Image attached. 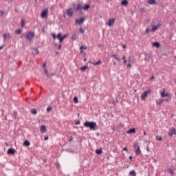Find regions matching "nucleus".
I'll return each instance as SVG.
<instances>
[{"label":"nucleus","mask_w":176,"mask_h":176,"mask_svg":"<svg viewBox=\"0 0 176 176\" xmlns=\"http://www.w3.org/2000/svg\"><path fill=\"white\" fill-rule=\"evenodd\" d=\"M150 91H144L142 96H141V100H145L146 97H148V94H149Z\"/></svg>","instance_id":"9"},{"label":"nucleus","mask_w":176,"mask_h":176,"mask_svg":"<svg viewBox=\"0 0 176 176\" xmlns=\"http://www.w3.org/2000/svg\"><path fill=\"white\" fill-rule=\"evenodd\" d=\"M123 151H125L126 152H127V148L124 147V148H123Z\"/></svg>","instance_id":"56"},{"label":"nucleus","mask_w":176,"mask_h":176,"mask_svg":"<svg viewBox=\"0 0 176 176\" xmlns=\"http://www.w3.org/2000/svg\"><path fill=\"white\" fill-rule=\"evenodd\" d=\"M57 39H61L63 38V34L58 33L56 36Z\"/></svg>","instance_id":"29"},{"label":"nucleus","mask_w":176,"mask_h":176,"mask_svg":"<svg viewBox=\"0 0 176 176\" xmlns=\"http://www.w3.org/2000/svg\"><path fill=\"white\" fill-rule=\"evenodd\" d=\"M129 4V1L127 0H123L121 2V5H122L123 6H126Z\"/></svg>","instance_id":"19"},{"label":"nucleus","mask_w":176,"mask_h":176,"mask_svg":"<svg viewBox=\"0 0 176 176\" xmlns=\"http://www.w3.org/2000/svg\"><path fill=\"white\" fill-rule=\"evenodd\" d=\"M0 13H1V16L2 17L3 16V11L0 10Z\"/></svg>","instance_id":"48"},{"label":"nucleus","mask_w":176,"mask_h":176,"mask_svg":"<svg viewBox=\"0 0 176 176\" xmlns=\"http://www.w3.org/2000/svg\"><path fill=\"white\" fill-rule=\"evenodd\" d=\"M146 146H149L151 142H146Z\"/></svg>","instance_id":"50"},{"label":"nucleus","mask_w":176,"mask_h":176,"mask_svg":"<svg viewBox=\"0 0 176 176\" xmlns=\"http://www.w3.org/2000/svg\"><path fill=\"white\" fill-rule=\"evenodd\" d=\"M168 173H169V174H170V175H174V170L171 168L168 169Z\"/></svg>","instance_id":"28"},{"label":"nucleus","mask_w":176,"mask_h":176,"mask_svg":"<svg viewBox=\"0 0 176 176\" xmlns=\"http://www.w3.org/2000/svg\"><path fill=\"white\" fill-rule=\"evenodd\" d=\"M168 137H173V135H176V129L173 127L170 130V132L168 133Z\"/></svg>","instance_id":"5"},{"label":"nucleus","mask_w":176,"mask_h":176,"mask_svg":"<svg viewBox=\"0 0 176 176\" xmlns=\"http://www.w3.org/2000/svg\"><path fill=\"white\" fill-rule=\"evenodd\" d=\"M52 109H53V108H52V107H48L47 108V112H50V111H52Z\"/></svg>","instance_id":"38"},{"label":"nucleus","mask_w":176,"mask_h":176,"mask_svg":"<svg viewBox=\"0 0 176 176\" xmlns=\"http://www.w3.org/2000/svg\"><path fill=\"white\" fill-rule=\"evenodd\" d=\"M15 33H16L17 35H20L21 34V30H16Z\"/></svg>","instance_id":"37"},{"label":"nucleus","mask_w":176,"mask_h":176,"mask_svg":"<svg viewBox=\"0 0 176 176\" xmlns=\"http://www.w3.org/2000/svg\"><path fill=\"white\" fill-rule=\"evenodd\" d=\"M48 10L45 9L42 12H41V17L43 19H46V17H47V12H48Z\"/></svg>","instance_id":"7"},{"label":"nucleus","mask_w":176,"mask_h":176,"mask_svg":"<svg viewBox=\"0 0 176 176\" xmlns=\"http://www.w3.org/2000/svg\"><path fill=\"white\" fill-rule=\"evenodd\" d=\"M167 96H168V94H166L165 91L161 93V97H167Z\"/></svg>","instance_id":"27"},{"label":"nucleus","mask_w":176,"mask_h":176,"mask_svg":"<svg viewBox=\"0 0 176 176\" xmlns=\"http://www.w3.org/2000/svg\"><path fill=\"white\" fill-rule=\"evenodd\" d=\"M129 160H133V156H129Z\"/></svg>","instance_id":"60"},{"label":"nucleus","mask_w":176,"mask_h":176,"mask_svg":"<svg viewBox=\"0 0 176 176\" xmlns=\"http://www.w3.org/2000/svg\"><path fill=\"white\" fill-rule=\"evenodd\" d=\"M35 36V33L30 32H28V34L26 35V38L28 41H32V38Z\"/></svg>","instance_id":"3"},{"label":"nucleus","mask_w":176,"mask_h":176,"mask_svg":"<svg viewBox=\"0 0 176 176\" xmlns=\"http://www.w3.org/2000/svg\"><path fill=\"white\" fill-rule=\"evenodd\" d=\"M163 102H164V100L163 99H159L156 100V104L157 105H162V104H163Z\"/></svg>","instance_id":"14"},{"label":"nucleus","mask_w":176,"mask_h":176,"mask_svg":"<svg viewBox=\"0 0 176 176\" xmlns=\"http://www.w3.org/2000/svg\"><path fill=\"white\" fill-rule=\"evenodd\" d=\"M52 38H53V39H56L57 38V36L54 34H53Z\"/></svg>","instance_id":"46"},{"label":"nucleus","mask_w":176,"mask_h":176,"mask_svg":"<svg viewBox=\"0 0 176 176\" xmlns=\"http://www.w3.org/2000/svg\"><path fill=\"white\" fill-rule=\"evenodd\" d=\"M122 60H126V56H122Z\"/></svg>","instance_id":"55"},{"label":"nucleus","mask_w":176,"mask_h":176,"mask_svg":"<svg viewBox=\"0 0 176 176\" xmlns=\"http://www.w3.org/2000/svg\"><path fill=\"white\" fill-rule=\"evenodd\" d=\"M87 68H88L87 66H82V67H80V71H86Z\"/></svg>","instance_id":"31"},{"label":"nucleus","mask_w":176,"mask_h":176,"mask_svg":"<svg viewBox=\"0 0 176 176\" xmlns=\"http://www.w3.org/2000/svg\"><path fill=\"white\" fill-rule=\"evenodd\" d=\"M148 3L149 5H155V3H156V0H148Z\"/></svg>","instance_id":"21"},{"label":"nucleus","mask_w":176,"mask_h":176,"mask_svg":"<svg viewBox=\"0 0 176 176\" xmlns=\"http://www.w3.org/2000/svg\"><path fill=\"white\" fill-rule=\"evenodd\" d=\"M80 50H86V49H87V47L85 46V45H82L80 47Z\"/></svg>","instance_id":"35"},{"label":"nucleus","mask_w":176,"mask_h":176,"mask_svg":"<svg viewBox=\"0 0 176 176\" xmlns=\"http://www.w3.org/2000/svg\"><path fill=\"white\" fill-rule=\"evenodd\" d=\"M153 46H155V47H160V43L155 42L153 43Z\"/></svg>","instance_id":"26"},{"label":"nucleus","mask_w":176,"mask_h":176,"mask_svg":"<svg viewBox=\"0 0 176 176\" xmlns=\"http://www.w3.org/2000/svg\"><path fill=\"white\" fill-rule=\"evenodd\" d=\"M115 56H116V54H113V55L111 56V57H114V58H115Z\"/></svg>","instance_id":"62"},{"label":"nucleus","mask_w":176,"mask_h":176,"mask_svg":"<svg viewBox=\"0 0 176 176\" xmlns=\"http://www.w3.org/2000/svg\"><path fill=\"white\" fill-rule=\"evenodd\" d=\"M144 135H146V131L144 132Z\"/></svg>","instance_id":"63"},{"label":"nucleus","mask_w":176,"mask_h":176,"mask_svg":"<svg viewBox=\"0 0 176 176\" xmlns=\"http://www.w3.org/2000/svg\"><path fill=\"white\" fill-rule=\"evenodd\" d=\"M23 145L24 146H30V145H31V143L28 140H25L23 142Z\"/></svg>","instance_id":"20"},{"label":"nucleus","mask_w":176,"mask_h":176,"mask_svg":"<svg viewBox=\"0 0 176 176\" xmlns=\"http://www.w3.org/2000/svg\"><path fill=\"white\" fill-rule=\"evenodd\" d=\"M96 153H97V155H101V153H102V149H101V148L96 149Z\"/></svg>","instance_id":"24"},{"label":"nucleus","mask_w":176,"mask_h":176,"mask_svg":"<svg viewBox=\"0 0 176 176\" xmlns=\"http://www.w3.org/2000/svg\"><path fill=\"white\" fill-rule=\"evenodd\" d=\"M40 131L41 134H43V133H46V126L42 125L40 129Z\"/></svg>","instance_id":"12"},{"label":"nucleus","mask_w":176,"mask_h":176,"mask_svg":"<svg viewBox=\"0 0 176 176\" xmlns=\"http://www.w3.org/2000/svg\"><path fill=\"white\" fill-rule=\"evenodd\" d=\"M67 34H65L63 36H62V38H63V39H65V38H67Z\"/></svg>","instance_id":"52"},{"label":"nucleus","mask_w":176,"mask_h":176,"mask_svg":"<svg viewBox=\"0 0 176 176\" xmlns=\"http://www.w3.org/2000/svg\"><path fill=\"white\" fill-rule=\"evenodd\" d=\"M14 116H17V113L16 111L14 112Z\"/></svg>","instance_id":"59"},{"label":"nucleus","mask_w":176,"mask_h":176,"mask_svg":"<svg viewBox=\"0 0 176 176\" xmlns=\"http://www.w3.org/2000/svg\"><path fill=\"white\" fill-rule=\"evenodd\" d=\"M127 67H128V68H131V63H129V64L127 65Z\"/></svg>","instance_id":"49"},{"label":"nucleus","mask_w":176,"mask_h":176,"mask_svg":"<svg viewBox=\"0 0 176 176\" xmlns=\"http://www.w3.org/2000/svg\"><path fill=\"white\" fill-rule=\"evenodd\" d=\"M155 138H156L157 141H162V140H163L162 138V137H160V136H156Z\"/></svg>","instance_id":"36"},{"label":"nucleus","mask_w":176,"mask_h":176,"mask_svg":"<svg viewBox=\"0 0 176 176\" xmlns=\"http://www.w3.org/2000/svg\"><path fill=\"white\" fill-rule=\"evenodd\" d=\"M84 126L92 130L93 131L98 130V126H97V123H96V122L87 121L84 123Z\"/></svg>","instance_id":"1"},{"label":"nucleus","mask_w":176,"mask_h":176,"mask_svg":"<svg viewBox=\"0 0 176 176\" xmlns=\"http://www.w3.org/2000/svg\"><path fill=\"white\" fill-rule=\"evenodd\" d=\"M58 50H61V44H60V45H58Z\"/></svg>","instance_id":"54"},{"label":"nucleus","mask_w":176,"mask_h":176,"mask_svg":"<svg viewBox=\"0 0 176 176\" xmlns=\"http://www.w3.org/2000/svg\"><path fill=\"white\" fill-rule=\"evenodd\" d=\"M32 54L36 55L39 54V50L37 48H34L32 52Z\"/></svg>","instance_id":"16"},{"label":"nucleus","mask_w":176,"mask_h":176,"mask_svg":"<svg viewBox=\"0 0 176 176\" xmlns=\"http://www.w3.org/2000/svg\"><path fill=\"white\" fill-rule=\"evenodd\" d=\"M58 41H59L60 43H61L63 42L64 38L62 37L61 38H59Z\"/></svg>","instance_id":"42"},{"label":"nucleus","mask_w":176,"mask_h":176,"mask_svg":"<svg viewBox=\"0 0 176 176\" xmlns=\"http://www.w3.org/2000/svg\"><path fill=\"white\" fill-rule=\"evenodd\" d=\"M80 34H85V30H83V28H80Z\"/></svg>","instance_id":"40"},{"label":"nucleus","mask_w":176,"mask_h":176,"mask_svg":"<svg viewBox=\"0 0 176 176\" xmlns=\"http://www.w3.org/2000/svg\"><path fill=\"white\" fill-rule=\"evenodd\" d=\"M44 140H45V141H47V140H49V138L47 136H46L44 138Z\"/></svg>","instance_id":"51"},{"label":"nucleus","mask_w":176,"mask_h":176,"mask_svg":"<svg viewBox=\"0 0 176 176\" xmlns=\"http://www.w3.org/2000/svg\"><path fill=\"white\" fill-rule=\"evenodd\" d=\"M164 101L168 102V101H170V100H171V98H168L167 99H164Z\"/></svg>","instance_id":"45"},{"label":"nucleus","mask_w":176,"mask_h":176,"mask_svg":"<svg viewBox=\"0 0 176 176\" xmlns=\"http://www.w3.org/2000/svg\"><path fill=\"white\" fill-rule=\"evenodd\" d=\"M146 34H149V32H151V30H149V28L146 29Z\"/></svg>","instance_id":"43"},{"label":"nucleus","mask_w":176,"mask_h":176,"mask_svg":"<svg viewBox=\"0 0 176 176\" xmlns=\"http://www.w3.org/2000/svg\"><path fill=\"white\" fill-rule=\"evenodd\" d=\"M82 9H83L84 10H89V9H90V5H89V4L85 5V6L82 8Z\"/></svg>","instance_id":"23"},{"label":"nucleus","mask_w":176,"mask_h":176,"mask_svg":"<svg viewBox=\"0 0 176 176\" xmlns=\"http://www.w3.org/2000/svg\"><path fill=\"white\" fill-rule=\"evenodd\" d=\"M16 153V150L14 148H10L8 151V155H14Z\"/></svg>","instance_id":"11"},{"label":"nucleus","mask_w":176,"mask_h":176,"mask_svg":"<svg viewBox=\"0 0 176 176\" xmlns=\"http://www.w3.org/2000/svg\"><path fill=\"white\" fill-rule=\"evenodd\" d=\"M134 58L133 57V56H129V58H128V61H129V63H134Z\"/></svg>","instance_id":"25"},{"label":"nucleus","mask_w":176,"mask_h":176,"mask_svg":"<svg viewBox=\"0 0 176 176\" xmlns=\"http://www.w3.org/2000/svg\"><path fill=\"white\" fill-rule=\"evenodd\" d=\"M126 63H127V60H124V64H126Z\"/></svg>","instance_id":"61"},{"label":"nucleus","mask_w":176,"mask_h":176,"mask_svg":"<svg viewBox=\"0 0 176 176\" xmlns=\"http://www.w3.org/2000/svg\"><path fill=\"white\" fill-rule=\"evenodd\" d=\"M75 124L78 126V124H80V121L76 122Z\"/></svg>","instance_id":"47"},{"label":"nucleus","mask_w":176,"mask_h":176,"mask_svg":"<svg viewBox=\"0 0 176 176\" xmlns=\"http://www.w3.org/2000/svg\"><path fill=\"white\" fill-rule=\"evenodd\" d=\"M101 60H98L96 63H92L93 65H100V64H101Z\"/></svg>","instance_id":"30"},{"label":"nucleus","mask_w":176,"mask_h":176,"mask_svg":"<svg viewBox=\"0 0 176 176\" xmlns=\"http://www.w3.org/2000/svg\"><path fill=\"white\" fill-rule=\"evenodd\" d=\"M82 9H83V6H82V5L80 4L76 5V10H82Z\"/></svg>","instance_id":"18"},{"label":"nucleus","mask_w":176,"mask_h":176,"mask_svg":"<svg viewBox=\"0 0 176 176\" xmlns=\"http://www.w3.org/2000/svg\"><path fill=\"white\" fill-rule=\"evenodd\" d=\"M146 151H147V152H149V146L146 147Z\"/></svg>","instance_id":"58"},{"label":"nucleus","mask_w":176,"mask_h":176,"mask_svg":"<svg viewBox=\"0 0 176 176\" xmlns=\"http://www.w3.org/2000/svg\"><path fill=\"white\" fill-rule=\"evenodd\" d=\"M114 58H115V60H116L117 61H120V58H118L117 56H114Z\"/></svg>","instance_id":"41"},{"label":"nucleus","mask_w":176,"mask_h":176,"mask_svg":"<svg viewBox=\"0 0 176 176\" xmlns=\"http://www.w3.org/2000/svg\"><path fill=\"white\" fill-rule=\"evenodd\" d=\"M1 49H3V46L0 47V50H1Z\"/></svg>","instance_id":"64"},{"label":"nucleus","mask_w":176,"mask_h":176,"mask_svg":"<svg viewBox=\"0 0 176 176\" xmlns=\"http://www.w3.org/2000/svg\"><path fill=\"white\" fill-rule=\"evenodd\" d=\"M72 141H74V138H72V136L69 139V142H72Z\"/></svg>","instance_id":"44"},{"label":"nucleus","mask_w":176,"mask_h":176,"mask_svg":"<svg viewBox=\"0 0 176 176\" xmlns=\"http://www.w3.org/2000/svg\"><path fill=\"white\" fill-rule=\"evenodd\" d=\"M155 79V76H152V77L151 78V80Z\"/></svg>","instance_id":"57"},{"label":"nucleus","mask_w":176,"mask_h":176,"mask_svg":"<svg viewBox=\"0 0 176 176\" xmlns=\"http://www.w3.org/2000/svg\"><path fill=\"white\" fill-rule=\"evenodd\" d=\"M72 41H76L78 39V34L76 33H73L72 34Z\"/></svg>","instance_id":"15"},{"label":"nucleus","mask_w":176,"mask_h":176,"mask_svg":"<svg viewBox=\"0 0 176 176\" xmlns=\"http://www.w3.org/2000/svg\"><path fill=\"white\" fill-rule=\"evenodd\" d=\"M31 113H32V115H36V109H32Z\"/></svg>","instance_id":"34"},{"label":"nucleus","mask_w":176,"mask_h":176,"mask_svg":"<svg viewBox=\"0 0 176 176\" xmlns=\"http://www.w3.org/2000/svg\"><path fill=\"white\" fill-rule=\"evenodd\" d=\"M133 148L135 151L136 155H141V148H140V145H138V142H135L133 143Z\"/></svg>","instance_id":"2"},{"label":"nucleus","mask_w":176,"mask_h":176,"mask_svg":"<svg viewBox=\"0 0 176 176\" xmlns=\"http://www.w3.org/2000/svg\"><path fill=\"white\" fill-rule=\"evenodd\" d=\"M122 47H123V49H126V47H127L126 46V45H122Z\"/></svg>","instance_id":"53"},{"label":"nucleus","mask_w":176,"mask_h":176,"mask_svg":"<svg viewBox=\"0 0 176 176\" xmlns=\"http://www.w3.org/2000/svg\"><path fill=\"white\" fill-rule=\"evenodd\" d=\"M152 29H151V32H155L157 30H159L160 25H151Z\"/></svg>","instance_id":"10"},{"label":"nucleus","mask_w":176,"mask_h":176,"mask_svg":"<svg viewBox=\"0 0 176 176\" xmlns=\"http://www.w3.org/2000/svg\"><path fill=\"white\" fill-rule=\"evenodd\" d=\"M75 23L76 24H79V25H80V24H83V23H85V18L81 17L80 19H76Z\"/></svg>","instance_id":"8"},{"label":"nucleus","mask_w":176,"mask_h":176,"mask_svg":"<svg viewBox=\"0 0 176 176\" xmlns=\"http://www.w3.org/2000/svg\"><path fill=\"white\" fill-rule=\"evenodd\" d=\"M74 102L75 104H78V102H79V101L78 100V97L76 96L74 98Z\"/></svg>","instance_id":"33"},{"label":"nucleus","mask_w":176,"mask_h":176,"mask_svg":"<svg viewBox=\"0 0 176 176\" xmlns=\"http://www.w3.org/2000/svg\"><path fill=\"white\" fill-rule=\"evenodd\" d=\"M135 133V129L133 128L131 129L128 130L127 134H133Z\"/></svg>","instance_id":"17"},{"label":"nucleus","mask_w":176,"mask_h":176,"mask_svg":"<svg viewBox=\"0 0 176 176\" xmlns=\"http://www.w3.org/2000/svg\"><path fill=\"white\" fill-rule=\"evenodd\" d=\"M129 175L131 176H137V173H135V170H131L129 173Z\"/></svg>","instance_id":"22"},{"label":"nucleus","mask_w":176,"mask_h":176,"mask_svg":"<svg viewBox=\"0 0 176 176\" xmlns=\"http://www.w3.org/2000/svg\"><path fill=\"white\" fill-rule=\"evenodd\" d=\"M66 14L69 16V17H72V16H74V10H72V8L67 9Z\"/></svg>","instance_id":"4"},{"label":"nucleus","mask_w":176,"mask_h":176,"mask_svg":"<svg viewBox=\"0 0 176 176\" xmlns=\"http://www.w3.org/2000/svg\"><path fill=\"white\" fill-rule=\"evenodd\" d=\"M9 38H10V34H4L3 35V41H6V39H9Z\"/></svg>","instance_id":"13"},{"label":"nucleus","mask_w":176,"mask_h":176,"mask_svg":"<svg viewBox=\"0 0 176 176\" xmlns=\"http://www.w3.org/2000/svg\"><path fill=\"white\" fill-rule=\"evenodd\" d=\"M25 25V21H24V19L21 20V28H24V26Z\"/></svg>","instance_id":"32"},{"label":"nucleus","mask_w":176,"mask_h":176,"mask_svg":"<svg viewBox=\"0 0 176 176\" xmlns=\"http://www.w3.org/2000/svg\"><path fill=\"white\" fill-rule=\"evenodd\" d=\"M44 73L47 76H49V73L47 72V69H44Z\"/></svg>","instance_id":"39"},{"label":"nucleus","mask_w":176,"mask_h":176,"mask_svg":"<svg viewBox=\"0 0 176 176\" xmlns=\"http://www.w3.org/2000/svg\"><path fill=\"white\" fill-rule=\"evenodd\" d=\"M115 21H116V19H115V18H112V19H109V22H108L109 27H112V25H113V24H115Z\"/></svg>","instance_id":"6"}]
</instances>
